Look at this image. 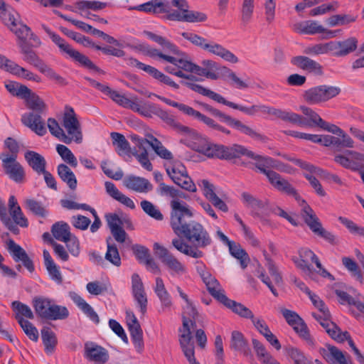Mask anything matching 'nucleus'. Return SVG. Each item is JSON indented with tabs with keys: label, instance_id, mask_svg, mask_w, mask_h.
<instances>
[{
	"label": "nucleus",
	"instance_id": "obj_14",
	"mask_svg": "<svg viewBox=\"0 0 364 364\" xmlns=\"http://www.w3.org/2000/svg\"><path fill=\"white\" fill-rule=\"evenodd\" d=\"M43 28L49 35L53 42L58 46L62 53L67 55L70 58L84 67L90 70L97 69L95 65L86 55L73 49L64 39H63L60 36L52 32L47 26L43 25Z\"/></svg>",
	"mask_w": 364,
	"mask_h": 364
},
{
	"label": "nucleus",
	"instance_id": "obj_26",
	"mask_svg": "<svg viewBox=\"0 0 364 364\" xmlns=\"http://www.w3.org/2000/svg\"><path fill=\"white\" fill-rule=\"evenodd\" d=\"M21 122L39 136H43L47 132L45 123L38 114L26 113L21 117Z\"/></svg>",
	"mask_w": 364,
	"mask_h": 364
},
{
	"label": "nucleus",
	"instance_id": "obj_35",
	"mask_svg": "<svg viewBox=\"0 0 364 364\" xmlns=\"http://www.w3.org/2000/svg\"><path fill=\"white\" fill-rule=\"evenodd\" d=\"M70 297L78 308H80L92 321L95 323H98L100 322L97 313L80 295L73 292L70 293Z\"/></svg>",
	"mask_w": 364,
	"mask_h": 364
},
{
	"label": "nucleus",
	"instance_id": "obj_39",
	"mask_svg": "<svg viewBox=\"0 0 364 364\" xmlns=\"http://www.w3.org/2000/svg\"><path fill=\"white\" fill-rule=\"evenodd\" d=\"M154 291L160 299L163 311L166 309L170 308L172 304L171 296L165 287L163 279L161 277H157L156 279Z\"/></svg>",
	"mask_w": 364,
	"mask_h": 364
},
{
	"label": "nucleus",
	"instance_id": "obj_47",
	"mask_svg": "<svg viewBox=\"0 0 364 364\" xmlns=\"http://www.w3.org/2000/svg\"><path fill=\"white\" fill-rule=\"evenodd\" d=\"M228 246L230 254L240 261L241 267L243 269L246 268L250 261V258L247 252L239 244L233 241H231Z\"/></svg>",
	"mask_w": 364,
	"mask_h": 364
},
{
	"label": "nucleus",
	"instance_id": "obj_9",
	"mask_svg": "<svg viewBox=\"0 0 364 364\" xmlns=\"http://www.w3.org/2000/svg\"><path fill=\"white\" fill-rule=\"evenodd\" d=\"M20 48L21 53L23 55V60L26 62L36 68L41 73L44 74L50 80L55 81L56 83L61 85L68 84L66 80L46 64L43 60L30 48L28 45L21 46Z\"/></svg>",
	"mask_w": 364,
	"mask_h": 364
},
{
	"label": "nucleus",
	"instance_id": "obj_54",
	"mask_svg": "<svg viewBox=\"0 0 364 364\" xmlns=\"http://www.w3.org/2000/svg\"><path fill=\"white\" fill-rule=\"evenodd\" d=\"M131 338L136 351L141 353L144 349L143 333L140 324L129 327Z\"/></svg>",
	"mask_w": 364,
	"mask_h": 364
},
{
	"label": "nucleus",
	"instance_id": "obj_28",
	"mask_svg": "<svg viewBox=\"0 0 364 364\" xmlns=\"http://www.w3.org/2000/svg\"><path fill=\"white\" fill-rule=\"evenodd\" d=\"M248 152L252 154H246V156L255 160V167L260 173L265 175L267 178L274 171L272 168H274V167L277 166H276V160L271 157L256 154L249 149Z\"/></svg>",
	"mask_w": 364,
	"mask_h": 364
},
{
	"label": "nucleus",
	"instance_id": "obj_40",
	"mask_svg": "<svg viewBox=\"0 0 364 364\" xmlns=\"http://www.w3.org/2000/svg\"><path fill=\"white\" fill-rule=\"evenodd\" d=\"M252 342L256 355L262 364H280L267 352L265 346L260 341L252 339Z\"/></svg>",
	"mask_w": 364,
	"mask_h": 364
},
{
	"label": "nucleus",
	"instance_id": "obj_58",
	"mask_svg": "<svg viewBox=\"0 0 364 364\" xmlns=\"http://www.w3.org/2000/svg\"><path fill=\"white\" fill-rule=\"evenodd\" d=\"M329 42L310 45L304 50V53L309 55H318L330 53Z\"/></svg>",
	"mask_w": 364,
	"mask_h": 364
},
{
	"label": "nucleus",
	"instance_id": "obj_15",
	"mask_svg": "<svg viewBox=\"0 0 364 364\" xmlns=\"http://www.w3.org/2000/svg\"><path fill=\"white\" fill-rule=\"evenodd\" d=\"M159 98L162 100L167 105L172 106L173 107L178 108L180 111L183 112L184 114H186L188 116L193 117L195 119H197L198 120L203 122L212 131H217V132H221L223 134H225V135H228V136L230 135L231 132L229 129H228L225 127L218 124L213 119L194 109L193 107H189L185 104L178 103L175 101H172L167 98H164V97L162 98L160 97H159Z\"/></svg>",
	"mask_w": 364,
	"mask_h": 364
},
{
	"label": "nucleus",
	"instance_id": "obj_59",
	"mask_svg": "<svg viewBox=\"0 0 364 364\" xmlns=\"http://www.w3.org/2000/svg\"><path fill=\"white\" fill-rule=\"evenodd\" d=\"M129 64L131 66L135 67L139 70H144L151 76H152L154 79H157L158 76L159 75L161 71H159L156 68L146 65L143 63L139 62L138 60L134 58H129L127 59Z\"/></svg>",
	"mask_w": 364,
	"mask_h": 364
},
{
	"label": "nucleus",
	"instance_id": "obj_27",
	"mask_svg": "<svg viewBox=\"0 0 364 364\" xmlns=\"http://www.w3.org/2000/svg\"><path fill=\"white\" fill-rule=\"evenodd\" d=\"M109 97L119 105L132 109L135 112H140L141 107L143 105L142 102L139 100V98L136 96L132 97L131 99H128L124 95L120 94L116 90H112Z\"/></svg>",
	"mask_w": 364,
	"mask_h": 364
},
{
	"label": "nucleus",
	"instance_id": "obj_8",
	"mask_svg": "<svg viewBox=\"0 0 364 364\" xmlns=\"http://www.w3.org/2000/svg\"><path fill=\"white\" fill-rule=\"evenodd\" d=\"M200 105L205 109V110L210 113L213 116L218 117L220 119V121L225 122L240 132L250 136L255 140L262 142H265L267 140V136L257 132L248 125L243 124L239 119H235L208 104L201 103Z\"/></svg>",
	"mask_w": 364,
	"mask_h": 364
},
{
	"label": "nucleus",
	"instance_id": "obj_51",
	"mask_svg": "<svg viewBox=\"0 0 364 364\" xmlns=\"http://www.w3.org/2000/svg\"><path fill=\"white\" fill-rule=\"evenodd\" d=\"M11 31L16 36L19 47L28 45L27 39L28 38L31 31L28 26L22 23H18L17 26L11 27Z\"/></svg>",
	"mask_w": 364,
	"mask_h": 364
},
{
	"label": "nucleus",
	"instance_id": "obj_12",
	"mask_svg": "<svg viewBox=\"0 0 364 364\" xmlns=\"http://www.w3.org/2000/svg\"><path fill=\"white\" fill-rule=\"evenodd\" d=\"M63 126L64 132L63 142L69 144L73 141L80 144L82 141V133L81 125L77 119L74 109L70 107H66L63 117Z\"/></svg>",
	"mask_w": 364,
	"mask_h": 364
},
{
	"label": "nucleus",
	"instance_id": "obj_16",
	"mask_svg": "<svg viewBox=\"0 0 364 364\" xmlns=\"http://www.w3.org/2000/svg\"><path fill=\"white\" fill-rule=\"evenodd\" d=\"M341 88L338 86L323 85L306 90L303 97L310 105L319 104L336 97L341 93Z\"/></svg>",
	"mask_w": 364,
	"mask_h": 364
},
{
	"label": "nucleus",
	"instance_id": "obj_46",
	"mask_svg": "<svg viewBox=\"0 0 364 364\" xmlns=\"http://www.w3.org/2000/svg\"><path fill=\"white\" fill-rule=\"evenodd\" d=\"M51 232L56 240L62 242H66L73 235L70 226L64 222H58L53 225Z\"/></svg>",
	"mask_w": 364,
	"mask_h": 364
},
{
	"label": "nucleus",
	"instance_id": "obj_6",
	"mask_svg": "<svg viewBox=\"0 0 364 364\" xmlns=\"http://www.w3.org/2000/svg\"><path fill=\"white\" fill-rule=\"evenodd\" d=\"M319 311V314L312 313V316L326 329V331L331 338L338 343H343L347 341L354 354L356 355L358 360L361 364H364V355H363L355 346L349 333L346 331H341L335 323L331 321V314L328 309H325Z\"/></svg>",
	"mask_w": 364,
	"mask_h": 364
},
{
	"label": "nucleus",
	"instance_id": "obj_52",
	"mask_svg": "<svg viewBox=\"0 0 364 364\" xmlns=\"http://www.w3.org/2000/svg\"><path fill=\"white\" fill-rule=\"evenodd\" d=\"M86 356L91 360L105 363L108 360L107 350L99 346L86 348Z\"/></svg>",
	"mask_w": 364,
	"mask_h": 364
},
{
	"label": "nucleus",
	"instance_id": "obj_33",
	"mask_svg": "<svg viewBox=\"0 0 364 364\" xmlns=\"http://www.w3.org/2000/svg\"><path fill=\"white\" fill-rule=\"evenodd\" d=\"M25 159L28 165L38 174H41L46 169V161L43 156L33 151H28L25 153Z\"/></svg>",
	"mask_w": 364,
	"mask_h": 364
},
{
	"label": "nucleus",
	"instance_id": "obj_42",
	"mask_svg": "<svg viewBox=\"0 0 364 364\" xmlns=\"http://www.w3.org/2000/svg\"><path fill=\"white\" fill-rule=\"evenodd\" d=\"M52 303V300L45 297H36L33 299V305L37 315L46 319Z\"/></svg>",
	"mask_w": 364,
	"mask_h": 364
},
{
	"label": "nucleus",
	"instance_id": "obj_43",
	"mask_svg": "<svg viewBox=\"0 0 364 364\" xmlns=\"http://www.w3.org/2000/svg\"><path fill=\"white\" fill-rule=\"evenodd\" d=\"M8 65L9 72L14 75L28 80H32L37 82L41 81V77L38 75L25 69L24 68L21 67L15 63H10Z\"/></svg>",
	"mask_w": 364,
	"mask_h": 364
},
{
	"label": "nucleus",
	"instance_id": "obj_48",
	"mask_svg": "<svg viewBox=\"0 0 364 364\" xmlns=\"http://www.w3.org/2000/svg\"><path fill=\"white\" fill-rule=\"evenodd\" d=\"M41 337L45 346L46 352L52 353L57 344L55 334L48 326H44L41 330Z\"/></svg>",
	"mask_w": 364,
	"mask_h": 364
},
{
	"label": "nucleus",
	"instance_id": "obj_11",
	"mask_svg": "<svg viewBox=\"0 0 364 364\" xmlns=\"http://www.w3.org/2000/svg\"><path fill=\"white\" fill-rule=\"evenodd\" d=\"M155 255L161 260L171 276L180 277L187 273V267L165 247L154 243Z\"/></svg>",
	"mask_w": 364,
	"mask_h": 364
},
{
	"label": "nucleus",
	"instance_id": "obj_62",
	"mask_svg": "<svg viewBox=\"0 0 364 364\" xmlns=\"http://www.w3.org/2000/svg\"><path fill=\"white\" fill-rule=\"evenodd\" d=\"M206 288L210 294L220 304L227 297L224 289L221 287L218 280L208 284Z\"/></svg>",
	"mask_w": 364,
	"mask_h": 364
},
{
	"label": "nucleus",
	"instance_id": "obj_5",
	"mask_svg": "<svg viewBox=\"0 0 364 364\" xmlns=\"http://www.w3.org/2000/svg\"><path fill=\"white\" fill-rule=\"evenodd\" d=\"M139 114L146 117H151L153 114L159 117L175 132L183 136V138L181 139V142L188 147V142H193V139H195L198 134L197 131L182 124L173 114L161 109L153 103L149 102H144Z\"/></svg>",
	"mask_w": 364,
	"mask_h": 364
},
{
	"label": "nucleus",
	"instance_id": "obj_31",
	"mask_svg": "<svg viewBox=\"0 0 364 364\" xmlns=\"http://www.w3.org/2000/svg\"><path fill=\"white\" fill-rule=\"evenodd\" d=\"M293 29L298 33L314 35L321 33L326 28L316 21L308 20L294 24Z\"/></svg>",
	"mask_w": 364,
	"mask_h": 364
},
{
	"label": "nucleus",
	"instance_id": "obj_23",
	"mask_svg": "<svg viewBox=\"0 0 364 364\" xmlns=\"http://www.w3.org/2000/svg\"><path fill=\"white\" fill-rule=\"evenodd\" d=\"M203 50L218 57L231 63H237L239 61L238 58L230 50L225 48L221 44L213 41L206 39V43L203 45Z\"/></svg>",
	"mask_w": 364,
	"mask_h": 364
},
{
	"label": "nucleus",
	"instance_id": "obj_37",
	"mask_svg": "<svg viewBox=\"0 0 364 364\" xmlns=\"http://www.w3.org/2000/svg\"><path fill=\"white\" fill-rule=\"evenodd\" d=\"M300 110L302 112V113L306 116V118H304L302 116H301V121L303 122V124H297L299 127H312V126H318L321 124L322 122V119L320 117V116L314 112L311 108L306 107V106H301Z\"/></svg>",
	"mask_w": 364,
	"mask_h": 364
},
{
	"label": "nucleus",
	"instance_id": "obj_57",
	"mask_svg": "<svg viewBox=\"0 0 364 364\" xmlns=\"http://www.w3.org/2000/svg\"><path fill=\"white\" fill-rule=\"evenodd\" d=\"M332 146L338 151L342 148H353L354 141L346 133H344L338 136H332Z\"/></svg>",
	"mask_w": 364,
	"mask_h": 364
},
{
	"label": "nucleus",
	"instance_id": "obj_32",
	"mask_svg": "<svg viewBox=\"0 0 364 364\" xmlns=\"http://www.w3.org/2000/svg\"><path fill=\"white\" fill-rule=\"evenodd\" d=\"M172 246L178 252L191 257L198 259L204 256V253L200 250L192 248V247L186 242L182 238L175 237L171 241Z\"/></svg>",
	"mask_w": 364,
	"mask_h": 364
},
{
	"label": "nucleus",
	"instance_id": "obj_4",
	"mask_svg": "<svg viewBox=\"0 0 364 364\" xmlns=\"http://www.w3.org/2000/svg\"><path fill=\"white\" fill-rule=\"evenodd\" d=\"M193 142H188V148L210 159L231 160L246 154H252L248 149L239 144L225 146L215 144L198 133Z\"/></svg>",
	"mask_w": 364,
	"mask_h": 364
},
{
	"label": "nucleus",
	"instance_id": "obj_34",
	"mask_svg": "<svg viewBox=\"0 0 364 364\" xmlns=\"http://www.w3.org/2000/svg\"><path fill=\"white\" fill-rule=\"evenodd\" d=\"M221 304L242 318H253L254 314L250 309L241 303L230 299L228 296Z\"/></svg>",
	"mask_w": 364,
	"mask_h": 364
},
{
	"label": "nucleus",
	"instance_id": "obj_55",
	"mask_svg": "<svg viewBox=\"0 0 364 364\" xmlns=\"http://www.w3.org/2000/svg\"><path fill=\"white\" fill-rule=\"evenodd\" d=\"M112 239H107V250L105 254V259L116 267L121 265V258L117 246L111 243Z\"/></svg>",
	"mask_w": 364,
	"mask_h": 364
},
{
	"label": "nucleus",
	"instance_id": "obj_36",
	"mask_svg": "<svg viewBox=\"0 0 364 364\" xmlns=\"http://www.w3.org/2000/svg\"><path fill=\"white\" fill-rule=\"evenodd\" d=\"M201 65L203 67L198 65L199 70H197V75L205 76L211 80L218 79V74L215 73V70H218V64L215 61L205 59L201 62Z\"/></svg>",
	"mask_w": 364,
	"mask_h": 364
},
{
	"label": "nucleus",
	"instance_id": "obj_20",
	"mask_svg": "<svg viewBox=\"0 0 364 364\" xmlns=\"http://www.w3.org/2000/svg\"><path fill=\"white\" fill-rule=\"evenodd\" d=\"M296 267L301 269L304 274L311 278L313 268L310 262H314L317 267L321 266V262L315 253L308 248H301L299 251V257L292 259Z\"/></svg>",
	"mask_w": 364,
	"mask_h": 364
},
{
	"label": "nucleus",
	"instance_id": "obj_22",
	"mask_svg": "<svg viewBox=\"0 0 364 364\" xmlns=\"http://www.w3.org/2000/svg\"><path fill=\"white\" fill-rule=\"evenodd\" d=\"M173 3L175 7L183 12V16L177 15L176 19L188 23L204 22L207 20V15L205 13L189 10V6L186 0H173Z\"/></svg>",
	"mask_w": 364,
	"mask_h": 364
},
{
	"label": "nucleus",
	"instance_id": "obj_38",
	"mask_svg": "<svg viewBox=\"0 0 364 364\" xmlns=\"http://www.w3.org/2000/svg\"><path fill=\"white\" fill-rule=\"evenodd\" d=\"M111 138L115 150L119 156L129 155L131 148L129 141L124 136L117 132H112Z\"/></svg>",
	"mask_w": 364,
	"mask_h": 364
},
{
	"label": "nucleus",
	"instance_id": "obj_44",
	"mask_svg": "<svg viewBox=\"0 0 364 364\" xmlns=\"http://www.w3.org/2000/svg\"><path fill=\"white\" fill-rule=\"evenodd\" d=\"M58 174L70 189L75 190L76 188L77 179L73 172L67 165L63 164L58 165Z\"/></svg>",
	"mask_w": 364,
	"mask_h": 364
},
{
	"label": "nucleus",
	"instance_id": "obj_19",
	"mask_svg": "<svg viewBox=\"0 0 364 364\" xmlns=\"http://www.w3.org/2000/svg\"><path fill=\"white\" fill-rule=\"evenodd\" d=\"M2 161V167L4 173L10 179L16 183H21L25 181V171L23 167L16 161V158L8 157V154H0Z\"/></svg>",
	"mask_w": 364,
	"mask_h": 364
},
{
	"label": "nucleus",
	"instance_id": "obj_1",
	"mask_svg": "<svg viewBox=\"0 0 364 364\" xmlns=\"http://www.w3.org/2000/svg\"><path fill=\"white\" fill-rule=\"evenodd\" d=\"M144 33L151 40L160 45L162 50L153 48L146 43L137 46L143 54L155 60H163L175 65L178 69L197 74L198 65L191 62L189 56L181 51L175 44L167 38L145 31Z\"/></svg>",
	"mask_w": 364,
	"mask_h": 364
},
{
	"label": "nucleus",
	"instance_id": "obj_29",
	"mask_svg": "<svg viewBox=\"0 0 364 364\" xmlns=\"http://www.w3.org/2000/svg\"><path fill=\"white\" fill-rule=\"evenodd\" d=\"M124 185L127 188L138 193H147L153 188L147 179L136 176L126 177L124 180Z\"/></svg>",
	"mask_w": 364,
	"mask_h": 364
},
{
	"label": "nucleus",
	"instance_id": "obj_18",
	"mask_svg": "<svg viewBox=\"0 0 364 364\" xmlns=\"http://www.w3.org/2000/svg\"><path fill=\"white\" fill-rule=\"evenodd\" d=\"M9 213L13 220L7 214L4 208L0 210V220L14 234H18L19 232L17 225L23 228H26L28 225V220L24 216L20 207H15L13 210H9Z\"/></svg>",
	"mask_w": 364,
	"mask_h": 364
},
{
	"label": "nucleus",
	"instance_id": "obj_45",
	"mask_svg": "<svg viewBox=\"0 0 364 364\" xmlns=\"http://www.w3.org/2000/svg\"><path fill=\"white\" fill-rule=\"evenodd\" d=\"M300 338L304 339L309 346L314 345V341L310 335L309 330L304 321L300 318L294 324L290 325Z\"/></svg>",
	"mask_w": 364,
	"mask_h": 364
},
{
	"label": "nucleus",
	"instance_id": "obj_50",
	"mask_svg": "<svg viewBox=\"0 0 364 364\" xmlns=\"http://www.w3.org/2000/svg\"><path fill=\"white\" fill-rule=\"evenodd\" d=\"M177 291L180 296L186 303V306L183 313V319L186 318L188 320H191L193 322V327L196 326L195 319L198 316V312L196 308L193 306L192 302L188 299V295L185 294L180 287H176Z\"/></svg>",
	"mask_w": 364,
	"mask_h": 364
},
{
	"label": "nucleus",
	"instance_id": "obj_63",
	"mask_svg": "<svg viewBox=\"0 0 364 364\" xmlns=\"http://www.w3.org/2000/svg\"><path fill=\"white\" fill-rule=\"evenodd\" d=\"M69 315L66 307L52 303L47 319L58 320L66 318Z\"/></svg>",
	"mask_w": 364,
	"mask_h": 364
},
{
	"label": "nucleus",
	"instance_id": "obj_56",
	"mask_svg": "<svg viewBox=\"0 0 364 364\" xmlns=\"http://www.w3.org/2000/svg\"><path fill=\"white\" fill-rule=\"evenodd\" d=\"M342 264L358 282L360 283L363 282V274L358 264L353 259L348 257H343L342 258Z\"/></svg>",
	"mask_w": 364,
	"mask_h": 364
},
{
	"label": "nucleus",
	"instance_id": "obj_3",
	"mask_svg": "<svg viewBox=\"0 0 364 364\" xmlns=\"http://www.w3.org/2000/svg\"><path fill=\"white\" fill-rule=\"evenodd\" d=\"M269 183L277 191L294 196L302 206L301 216L310 230L316 235L320 236L329 242H335V236L326 230L321 225L319 219L312 208L301 200L293 186L280 174L273 171L267 178Z\"/></svg>",
	"mask_w": 364,
	"mask_h": 364
},
{
	"label": "nucleus",
	"instance_id": "obj_61",
	"mask_svg": "<svg viewBox=\"0 0 364 364\" xmlns=\"http://www.w3.org/2000/svg\"><path fill=\"white\" fill-rule=\"evenodd\" d=\"M17 320L27 336L31 340L37 341L38 339V332L37 328L31 322L20 316H17Z\"/></svg>",
	"mask_w": 364,
	"mask_h": 364
},
{
	"label": "nucleus",
	"instance_id": "obj_53",
	"mask_svg": "<svg viewBox=\"0 0 364 364\" xmlns=\"http://www.w3.org/2000/svg\"><path fill=\"white\" fill-rule=\"evenodd\" d=\"M247 341L239 331H233L231 333L230 348L234 350L245 352L247 348Z\"/></svg>",
	"mask_w": 364,
	"mask_h": 364
},
{
	"label": "nucleus",
	"instance_id": "obj_64",
	"mask_svg": "<svg viewBox=\"0 0 364 364\" xmlns=\"http://www.w3.org/2000/svg\"><path fill=\"white\" fill-rule=\"evenodd\" d=\"M26 107L33 111L41 112L46 109V104L36 93H33L25 101Z\"/></svg>",
	"mask_w": 364,
	"mask_h": 364
},
{
	"label": "nucleus",
	"instance_id": "obj_24",
	"mask_svg": "<svg viewBox=\"0 0 364 364\" xmlns=\"http://www.w3.org/2000/svg\"><path fill=\"white\" fill-rule=\"evenodd\" d=\"M358 41L349 38L344 41H330V53L337 57H342L353 52L357 48Z\"/></svg>",
	"mask_w": 364,
	"mask_h": 364
},
{
	"label": "nucleus",
	"instance_id": "obj_2",
	"mask_svg": "<svg viewBox=\"0 0 364 364\" xmlns=\"http://www.w3.org/2000/svg\"><path fill=\"white\" fill-rule=\"evenodd\" d=\"M182 84L198 94L208 97L218 103L226 105L234 109L240 110V112L250 116H253L258 112H261L262 113L274 116L276 118L280 119L284 122L292 123L294 124H303V122L301 119V115L294 112H288L264 105H254L250 107H247L228 101L225 100L222 95L208 88H205L200 85L191 82H182Z\"/></svg>",
	"mask_w": 364,
	"mask_h": 364
},
{
	"label": "nucleus",
	"instance_id": "obj_21",
	"mask_svg": "<svg viewBox=\"0 0 364 364\" xmlns=\"http://www.w3.org/2000/svg\"><path fill=\"white\" fill-rule=\"evenodd\" d=\"M334 161L345 168L356 171L360 168V163L364 161V154L353 150H346L342 154L335 155Z\"/></svg>",
	"mask_w": 364,
	"mask_h": 364
},
{
	"label": "nucleus",
	"instance_id": "obj_17",
	"mask_svg": "<svg viewBox=\"0 0 364 364\" xmlns=\"http://www.w3.org/2000/svg\"><path fill=\"white\" fill-rule=\"evenodd\" d=\"M191 328H193V322L183 318V328L180 329L179 343L184 355L190 364H199L195 358L194 343L191 336Z\"/></svg>",
	"mask_w": 364,
	"mask_h": 364
},
{
	"label": "nucleus",
	"instance_id": "obj_7",
	"mask_svg": "<svg viewBox=\"0 0 364 364\" xmlns=\"http://www.w3.org/2000/svg\"><path fill=\"white\" fill-rule=\"evenodd\" d=\"M170 206V225L173 232L180 236L190 226V223L185 222L183 218H191L193 213L186 203L179 199L171 200Z\"/></svg>",
	"mask_w": 364,
	"mask_h": 364
},
{
	"label": "nucleus",
	"instance_id": "obj_60",
	"mask_svg": "<svg viewBox=\"0 0 364 364\" xmlns=\"http://www.w3.org/2000/svg\"><path fill=\"white\" fill-rule=\"evenodd\" d=\"M56 151L65 162L74 168L77 166L76 157L66 146L58 144L56 146Z\"/></svg>",
	"mask_w": 364,
	"mask_h": 364
},
{
	"label": "nucleus",
	"instance_id": "obj_41",
	"mask_svg": "<svg viewBox=\"0 0 364 364\" xmlns=\"http://www.w3.org/2000/svg\"><path fill=\"white\" fill-rule=\"evenodd\" d=\"M328 353L324 355V358L328 362L336 361L338 364H349L350 356L342 352L338 348L329 346H328Z\"/></svg>",
	"mask_w": 364,
	"mask_h": 364
},
{
	"label": "nucleus",
	"instance_id": "obj_49",
	"mask_svg": "<svg viewBox=\"0 0 364 364\" xmlns=\"http://www.w3.org/2000/svg\"><path fill=\"white\" fill-rule=\"evenodd\" d=\"M149 139L150 146L158 156L169 161L173 159L172 153L163 145L161 141L155 136H149Z\"/></svg>",
	"mask_w": 364,
	"mask_h": 364
},
{
	"label": "nucleus",
	"instance_id": "obj_13",
	"mask_svg": "<svg viewBox=\"0 0 364 364\" xmlns=\"http://www.w3.org/2000/svg\"><path fill=\"white\" fill-rule=\"evenodd\" d=\"M180 236H183L193 245L192 248L205 249L213 243V239L205 229L199 222L191 221L190 226Z\"/></svg>",
	"mask_w": 364,
	"mask_h": 364
},
{
	"label": "nucleus",
	"instance_id": "obj_10",
	"mask_svg": "<svg viewBox=\"0 0 364 364\" xmlns=\"http://www.w3.org/2000/svg\"><path fill=\"white\" fill-rule=\"evenodd\" d=\"M166 171L171 180L178 186L190 192H196L197 188L192 179L188 175L184 165L178 160H171L164 165Z\"/></svg>",
	"mask_w": 364,
	"mask_h": 364
},
{
	"label": "nucleus",
	"instance_id": "obj_25",
	"mask_svg": "<svg viewBox=\"0 0 364 364\" xmlns=\"http://www.w3.org/2000/svg\"><path fill=\"white\" fill-rule=\"evenodd\" d=\"M7 249L14 260L16 262L21 261L23 266L30 272L34 271V265L32 260L28 256L26 252L13 240L7 242Z\"/></svg>",
	"mask_w": 364,
	"mask_h": 364
},
{
	"label": "nucleus",
	"instance_id": "obj_30",
	"mask_svg": "<svg viewBox=\"0 0 364 364\" xmlns=\"http://www.w3.org/2000/svg\"><path fill=\"white\" fill-rule=\"evenodd\" d=\"M291 63L297 68L317 75L322 73V66L316 61L303 55L296 56L292 58Z\"/></svg>",
	"mask_w": 364,
	"mask_h": 364
}]
</instances>
